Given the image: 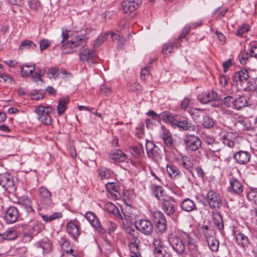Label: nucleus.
<instances>
[{
  "label": "nucleus",
  "instance_id": "obj_36",
  "mask_svg": "<svg viewBox=\"0 0 257 257\" xmlns=\"http://www.w3.org/2000/svg\"><path fill=\"white\" fill-rule=\"evenodd\" d=\"M202 233L205 237L206 240L215 237L216 232L211 226L209 227L207 225L203 226L202 227Z\"/></svg>",
  "mask_w": 257,
  "mask_h": 257
},
{
  "label": "nucleus",
  "instance_id": "obj_59",
  "mask_svg": "<svg viewBox=\"0 0 257 257\" xmlns=\"http://www.w3.org/2000/svg\"><path fill=\"white\" fill-rule=\"evenodd\" d=\"M192 28L191 26L186 25L183 28L181 33L180 34L179 37L178 38L179 40L182 39L186 36L187 34H188L190 31V29Z\"/></svg>",
  "mask_w": 257,
  "mask_h": 257
},
{
  "label": "nucleus",
  "instance_id": "obj_7",
  "mask_svg": "<svg viewBox=\"0 0 257 257\" xmlns=\"http://www.w3.org/2000/svg\"><path fill=\"white\" fill-rule=\"evenodd\" d=\"M206 201L209 206L215 209L219 208L222 204L219 195L213 190H210L207 193Z\"/></svg>",
  "mask_w": 257,
  "mask_h": 257
},
{
  "label": "nucleus",
  "instance_id": "obj_47",
  "mask_svg": "<svg viewBox=\"0 0 257 257\" xmlns=\"http://www.w3.org/2000/svg\"><path fill=\"white\" fill-rule=\"evenodd\" d=\"M213 220L216 226L219 229L223 228V223L222 219L220 214H215L213 217Z\"/></svg>",
  "mask_w": 257,
  "mask_h": 257
},
{
  "label": "nucleus",
  "instance_id": "obj_20",
  "mask_svg": "<svg viewBox=\"0 0 257 257\" xmlns=\"http://www.w3.org/2000/svg\"><path fill=\"white\" fill-rule=\"evenodd\" d=\"M198 100L202 103H207L209 102L217 99V93L215 91H210L203 93L198 96Z\"/></svg>",
  "mask_w": 257,
  "mask_h": 257
},
{
  "label": "nucleus",
  "instance_id": "obj_1",
  "mask_svg": "<svg viewBox=\"0 0 257 257\" xmlns=\"http://www.w3.org/2000/svg\"><path fill=\"white\" fill-rule=\"evenodd\" d=\"M168 241L173 250L178 254L183 253L185 250L186 243L194 245V239L191 234L183 232L179 236L172 235L168 237Z\"/></svg>",
  "mask_w": 257,
  "mask_h": 257
},
{
  "label": "nucleus",
  "instance_id": "obj_24",
  "mask_svg": "<svg viewBox=\"0 0 257 257\" xmlns=\"http://www.w3.org/2000/svg\"><path fill=\"white\" fill-rule=\"evenodd\" d=\"M44 229L43 224L38 221H34L29 225V230L31 236L36 235Z\"/></svg>",
  "mask_w": 257,
  "mask_h": 257
},
{
  "label": "nucleus",
  "instance_id": "obj_3",
  "mask_svg": "<svg viewBox=\"0 0 257 257\" xmlns=\"http://www.w3.org/2000/svg\"><path fill=\"white\" fill-rule=\"evenodd\" d=\"M161 118H163L165 121L168 122L174 127H177L185 131L193 130V127L194 126L192 125L191 123L188 122L187 119L186 118H183L181 119H177L169 113L166 112H163L161 115Z\"/></svg>",
  "mask_w": 257,
  "mask_h": 257
},
{
  "label": "nucleus",
  "instance_id": "obj_12",
  "mask_svg": "<svg viewBox=\"0 0 257 257\" xmlns=\"http://www.w3.org/2000/svg\"><path fill=\"white\" fill-rule=\"evenodd\" d=\"M17 237L16 229L14 227L0 229V242L4 240H10Z\"/></svg>",
  "mask_w": 257,
  "mask_h": 257
},
{
  "label": "nucleus",
  "instance_id": "obj_6",
  "mask_svg": "<svg viewBox=\"0 0 257 257\" xmlns=\"http://www.w3.org/2000/svg\"><path fill=\"white\" fill-rule=\"evenodd\" d=\"M136 229L146 235L152 234L153 231L152 223L149 220L140 219L135 223Z\"/></svg>",
  "mask_w": 257,
  "mask_h": 257
},
{
  "label": "nucleus",
  "instance_id": "obj_27",
  "mask_svg": "<svg viewBox=\"0 0 257 257\" xmlns=\"http://www.w3.org/2000/svg\"><path fill=\"white\" fill-rule=\"evenodd\" d=\"M109 156L114 162L118 163L124 162L126 158V155L119 149H116L110 153Z\"/></svg>",
  "mask_w": 257,
  "mask_h": 257
},
{
  "label": "nucleus",
  "instance_id": "obj_64",
  "mask_svg": "<svg viewBox=\"0 0 257 257\" xmlns=\"http://www.w3.org/2000/svg\"><path fill=\"white\" fill-rule=\"evenodd\" d=\"M248 84L249 90H252L257 89V78H253Z\"/></svg>",
  "mask_w": 257,
  "mask_h": 257
},
{
  "label": "nucleus",
  "instance_id": "obj_50",
  "mask_svg": "<svg viewBox=\"0 0 257 257\" xmlns=\"http://www.w3.org/2000/svg\"><path fill=\"white\" fill-rule=\"evenodd\" d=\"M38 248H40L42 249L43 252H48L51 249V244L50 243L42 241L36 243Z\"/></svg>",
  "mask_w": 257,
  "mask_h": 257
},
{
  "label": "nucleus",
  "instance_id": "obj_8",
  "mask_svg": "<svg viewBox=\"0 0 257 257\" xmlns=\"http://www.w3.org/2000/svg\"><path fill=\"white\" fill-rule=\"evenodd\" d=\"M184 142L187 149L191 151H196L201 146V140L194 135L186 136L184 139Z\"/></svg>",
  "mask_w": 257,
  "mask_h": 257
},
{
  "label": "nucleus",
  "instance_id": "obj_60",
  "mask_svg": "<svg viewBox=\"0 0 257 257\" xmlns=\"http://www.w3.org/2000/svg\"><path fill=\"white\" fill-rule=\"evenodd\" d=\"M192 28L191 26L186 25L183 28L181 33L180 34L179 37L178 38L179 40L182 39L186 36L187 34H188L190 31V29Z\"/></svg>",
  "mask_w": 257,
  "mask_h": 257
},
{
  "label": "nucleus",
  "instance_id": "obj_58",
  "mask_svg": "<svg viewBox=\"0 0 257 257\" xmlns=\"http://www.w3.org/2000/svg\"><path fill=\"white\" fill-rule=\"evenodd\" d=\"M133 150L136 154L141 155L144 153L143 147L142 145L139 144L137 146H133L131 147Z\"/></svg>",
  "mask_w": 257,
  "mask_h": 257
},
{
  "label": "nucleus",
  "instance_id": "obj_17",
  "mask_svg": "<svg viewBox=\"0 0 257 257\" xmlns=\"http://www.w3.org/2000/svg\"><path fill=\"white\" fill-rule=\"evenodd\" d=\"M229 189L230 192H232L236 195H240L243 192L242 185L240 181L234 177H231L229 179Z\"/></svg>",
  "mask_w": 257,
  "mask_h": 257
},
{
  "label": "nucleus",
  "instance_id": "obj_32",
  "mask_svg": "<svg viewBox=\"0 0 257 257\" xmlns=\"http://www.w3.org/2000/svg\"><path fill=\"white\" fill-rule=\"evenodd\" d=\"M235 240L237 245L243 248L247 247L250 242L248 237L241 233L236 234Z\"/></svg>",
  "mask_w": 257,
  "mask_h": 257
},
{
  "label": "nucleus",
  "instance_id": "obj_43",
  "mask_svg": "<svg viewBox=\"0 0 257 257\" xmlns=\"http://www.w3.org/2000/svg\"><path fill=\"white\" fill-rule=\"evenodd\" d=\"M202 124L205 128H209L214 125L213 119L208 116H205L202 119Z\"/></svg>",
  "mask_w": 257,
  "mask_h": 257
},
{
  "label": "nucleus",
  "instance_id": "obj_51",
  "mask_svg": "<svg viewBox=\"0 0 257 257\" xmlns=\"http://www.w3.org/2000/svg\"><path fill=\"white\" fill-rule=\"evenodd\" d=\"M240 63L242 65H245L246 64L247 61L249 58V54L247 52H241L238 56Z\"/></svg>",
  "mask_w": 257,
  "mask_h": 257
},
{
  "label": "nucleus",
  "instance_id": "obj_53",
  "mask_svg": "<svg viewBox=\"0 0 257 257\" xmlns=\"http://www.w3.org/2000/svg\"><path fill=\"white\" fill-rule=\"evenodd\" d=\"M38 118L40 121L45 124L50 125L52 123V119L49 113L45 114V115H42L40 117H38Z\"/></svg>",
  "mask_w": 257,
  "mask_h": 257
},
{
  "label": "nucleus",
  "instance_id": "obj_5",
  "mask_svg": "<svg viewBox=\"0 0 257 257\" xmlns=\"http://www.w3.org/2000/svg\"><path fill=\"white\" fill-rule=\"evenodd\" d=\"M79 58L81 61H87L91 66L98 63L97 51L95 49H84L79 53Z\"/></svg>",
  "mask_w": 257,
  "mask_h": 257
},
{
  "label": "nucleus",
  "instance_id": "obj_29",
  "mask_svg": "<svg viewBox=\"0 0 257 257\" xmlns=\"http://www.w3.org/2000/svg\"><path fill=\"white\" fill-rule=\"evenodd\" d=\"M249 78L248 71L245 69H242L238 72L235 73L233 79L234 81L236 83L245 82Z\"/></svg>",
  "mask_w": 257,
  "mask_h": 257
},
{
  "label": "nucleus",
  "instance_id": "obj_45",
  "mask_svg": "<svg viewBox=\"0 0 257 257\" xmlns=\"http://www.w3.org/2000/svg\"><path fill=\"white\" fill-rule=\"evenodd\" d=\"M111 35V37L113 41H117L120 45L124 43L125 40L123 36L118 33L113 32H108Z\"/></svg>",
  "mask_w": 257,
  "mask_h": 257
},
{
  "label": "nucleus",
  "instance_id": "obj_15",
  "mask_svg": "<svg viewBox=\"0 0 257 257\" xmlns=\"http://www.w3.org/2000/svg\"><path fill=\"white\" fill-rule=\"evenodd\" d=\"M141 0H125L121 3L122 10L125 13L134 11L141 4Z\"/></svg>",
  "mask_w": 257,
  "mask_h": 257
},
{
  "label": "nucleus",
  "instance_id": "obj_23",
  "mask_svg": "<svg viewBox=\"0 0 257 257\" xmlns=\"http://www.w3.org/2000/svg\"><path fill=\"white\" fill-rule=\"evenodd\" d=\"M181 44L178 42L175 41L173 42H168L165 43L162 46V52L164 56H166L168 54L171 53L174 49V48H179Z\"/></svg>",
  "mask_w": 257,
  "mask_h": 257
},
{
  "label": "nucleus",
  "instance_id": "obj_40",
  "mask_svg": "<svg viewBox=\"0 0 257 257\" xmlns=\"http://www.w3.org/2000/svg\"><path fill=\"white\" fill-rule=\"evenodd\" d=\"M207 241L208 247L212 251H216L218 250L219 243L215 237L207 240Z\"/></svg>",
  "mask_w": 257,
  "mask_h": 257
},
{
  "label": "nucleus",
  "instance_id": "obj_44",
  "mask_svg": "<svg viewBox=\"0 0 257 257\" xmlns=\"http://www.w3.org/2000/svg\"><path fill=\"white\" fill-rule=\"evenodd\" d=\"M247 198L248 200L257 204V188H251L247 193Z\"/></svg>",
  "mask_w": 257,
  "mask_h": 257
},
{
  "label": "nucleus",
  "instance_id": "obj_62",
  "mask_svg": "<svg viewBox=\"0 0 257 257\" xmlns=\"http://www.w3.org/2000/svg\"><path fill=\"white\" fill-rule=\"evenodd\" d=\"M58 68L57 67H52L49 69L48 73L52 75L53 77L56 79H57L59 74L58 73Z\"/></svg>",
  "mask_w": 257,
  "mask_h": 257
},
{
  "label": "nucleus",
  "instance_id": "obj_33",
  "mask_svg": "<svg viewBox=\"0 0 257 257\" xmlns=\"http://www.w3.org/2000/svg\"><path fill=\"white\" fill-rule=\"evenodd\" d=\"M246 106H247V102L245 96H240L234 99L233 109L239 110Z\"/></svg>",
  "mask_w": 257,
  "mask_h": 257
},
{
  "label": "nucleus",
  "instance_id": "obj_13",
  "mask_svg": "<svg viewBox=\"0 0 257 257\" xmlns=\"http://www.w3.org/2000/svg\"><path fill=\"white\" fill-rule=\"evenodd\" d=\"M146 149L149 158H157L160 155V149L152 141H148L146 142Z\"/></svg>",
  "mask_w": 257,
  "mask_h": 257
},
{
  "label": "nucleus",
  "instance_id": "obj_42",
  "mask_svg": "<svg viewBox=\"0 0 257 257\" xmlns=\"http://www.w3.org/2000/svg\"><path fill=\"white\" fill-rule=\"evenodd\" d=\"M36 45L31 41L25 40L21 43L19 49L22 50L27 49H32L34 50L36 48Z\"/></svg>",
  "mask_w": 257,
  "mask_h": 257
},
{
  "label": "nucleus",
  "instance_id": "obj_28",
  "mask_svg": "<svg viewBox=\"0 0 257 257\" xmlns=\"http://www.w3.org/2000/svg\"><path fill=\"white\" fill-rule=\"evenodd\" d=\"M168 174L173 179H178L181 177V173L180 170L176 166L170 164L166 167Z\"/></svg>",
  "mask_w": 257,
  "mask_h": 257
},
{
  "label": "nucleus",
  "instance_id": "obj_46",
  "mask_svg": "<svg viewBox=\"0 0 257 257\" xmlns=\"http://www.w3.org/2000/svg\"><path fill=\"white\" fill-rule=\"evenodd\" d=\"M109 35L108 33H105L104 34L100 35L94 41L93 43L94 48H97L99 47L102 43L105 42L108 37Z\"/></svg>",
  "mask_w": 257,
  "mask_h": 257
},
{
  "label": "nucleus",
  "instance_id": "obj_38",
  "mask_svg": "<svg viewBox=\"0 0 257 257\" xmlns=\"http://www.w3.org/2000/svg\"><path fill=\"white\" fill-rule=\"evenodd\" d=\"M154 194L156 197L160 201H163V199L168 197L165 195L164 189L160 186H157L154 188Z\"/></svg>",
  "mask_w": 257,
  "mask_h": 257
},
{
  "label": "nucleus",
  "instance_id": "obj_26",
  "mask_svg": "<svg viewBox=\"0 0 257 257\" xmlns=\"http://www.w3.org/2000/svg\"><path fill=\"white\" fill-rule=\"evenodd\" d=\"M180 207L183 210L188 212L197 210L195 202L189 198L185 199L181 202Z\"/></svg>",
  "mask_w": 257,
  "mask_h": 257
},
{
  "label": "nucleus",
  "instance_id": "obj_63",
  "mask_svg": "<svg viewBox=\"0 0 257 257\" xmlns=\"http://www.w3.org/2000/svg\"><path fill=\"white\" fill-rule=\"evenodd\" d=\"M249 47V56L256 57L257 56V46L250 44Z\"/></svg>",
  "mask_w": 257,
  "mask_h": 257
},
{
  "label": "nucleus",
  "instance_id": "obj_41",
  "mask_svg": "<svg viewBox=\"0 0 257 257\" xmlns=\"http://www.w3.org/2000/svg\"><path fill=\"white\" fill-rule=\"evenodd\" d=\"M52 109L49 107H44L43 106H39L36 108L35 112L38 115V117H40L42 115H45L48 113H50Z\"/></svg>",
  "mask_w": 257,
  "mask_h": 257
},
{
  "label": "nucleus",
  "instance_id": "obj_39",
  "mask_svg": "<svg viewBox=\"0 0 257 257\" xmlns=\"http://www.w3.org/2000/svg\"><path fill=\"white\" fill-rule=\"evenodd\" d=\"M19 204L26 209L27 212H31L34 211L32 207L31 200L28 197H24L23 200L20 201Z\"/></svg>",
  "mask_w": 257,
  "mask_h": 257
},
{
  "label": "nucleus",
  "instance_id": "obj_37",
  "mask_svg": "<svg viewBox=\"0 0 257 257\" xmlns=\"http://www.w3.org/2000/svg\"><path fill=\"white\" fill-rule=\"evenodd\" d=\"M69 102V98L68 97L61 98L59 100L57 105V110L58 112L60 115H61L64 113L67 107V105Z\"/></svg>",
  "mask_w": 257,
  "mask_h": 257
},
{
  "label": "nucleus",
  "instance_id": "obj_61",
  "mask_svg": "<svg viewBox=\"0 0 257 257\" xmlns=\"http://www.w3.org/2000/svg\"><path fill=\"white\" fill-rule=\"evenodd\" d=\"M50 45V42L46 39L42 40L40 42V50L42 52Z\"/></svg>",
  "mask_w": 257,
  "mask_h": 257
},
{
  "label": "nucleus",
  "instance_id": "obj_49",
  "mask_svg": "<svg viewBox=\"0 0 257 257\" xmlns=\"http://www.w3.org/2000/svg\"><path fill=\"white\" fill-rule=\"evenodd\" d=\"M13 78L9 74L3 73L0 74V82H6L12 84L14 82Z\"/></svg>",
  "mask_w": 257,
  "mask_h": 257
},
{
  "label": "nucleus",
  "instance_id": "obj_25",
  "mask_svg": "<svg viewBox=\"0 0 257 257\" xmlns=\"http://www.w3.org/2000/svg\"><path fill=\"white\" fill-rule=\"evenodd\" d=\"M179 164L189 172H192V169L194 165V160L188 156H183L179 160Z\"/></svg>",
  "mask_w": 257,
  "mask_h": 257
},
{
  "label": "nucleus",
  "instance_id": "obj_30",
  "mask_svg": "<svg viewBox=\"0 0 257 257\" xmlns=\"http://www.w3.org/2000/svg\"><path fill=\"white\" fill-rule=\"evenodd\" d=\"M105 210L109 213L113 214L117 218L122 219L123 217L118 208L112 203L107 202L105 204Z\"/></svg>",
  "mask_w": 257,
  "mask_h": 257
},
{
  "label": "nucleus",
  "instance_id": "obj_48",
  "mask_svg": "<svg viewBox=\"0 0 257 257\" xmlns=\"http://www.w3.org/2000/svg\"><path fill=\"white\" fill-rule=\"evenodd\" d=\"M223 104L225 107L227 108H232L234 107V99L230 95L227 96L225 97L223 99Z\"/></svg>",
  "mask_w": 257,
  "mask_h": 257
},
{
  "label": "nucleus",
  "instance_id": "obj_10",
  "mask_svg": "<svg viewBox=\"0 0 257 257\" xmlns=\"http://www.w3.org/2000/svg\"><path fill=\"white\" fill-rule=\"evenodd\" d=\"M127 234V238L130 240V248L135 250V247L139 246V244L141 241L138 238L139 232L138 231L131 227L126 228Z\"/></svg>",
  "mask_w": 257,
  "mask_h": 257
},
{
  "label": "nucleus",
  "instance_id": "obj_18",
  "mask_svg": "<svg viewBox=\"0 0 257 257\" xmlns=\"http://www.w3.org/2000/svg\"><path fill=\"white\" fill-rule=\"evenodd\" d=\"M154 246V254L155 257H167V251L165 249V246L162 244L159 239H154L153 241Z\"/></svg>",
  "mask_w": 257,
  "mask_h": 257
},
{
  "label": "nucleus",
  "instance_id": "obj_14",
  "mask_svg": "<svg viewBox=\"0 0 257 257\" xmlns=\"http://www.w3.org/2000/svg\"><path fill=\"white\" fill-rule=\"evenodd\" d=\"M250 157V153L244 151H238L233 155V159L239 165L246 164L249 161Z\"/></svg>",
  "mask_w": 257,
  "mask_h": 257
},
{
  "label": "nucleus",
  "instance_id": "obj_22",
  "mask_svg": "<svg viewBox=\"0 0 257 257\" xmlns=\"http://www.w3.org/2000/svg\"><path fill=\"white\" fill-rule=\"evenodd\" d=\"M161 138L163 139L164 144L169 148L173 146V140L172 136L169 131L164 126H162V133Z\"/></svg>",
  "mask_w": 257,
  "mask_h": 257
},
{
  "label": "nucleus",
  "instance_id": "obj_34",
  "mask_svg": "<svg viewBox=\"0 0 257 257\" xmlns=\"http://www.w3.org/2000/svg\"><path fill=\"white\" fill-rule=\"evenodd\" d=\"M39 195L41 200L45 203H49L51 200V193L44 187H42L39 189Z\"/></svg>",
  "mask_w": 257,
  "mask_h": 257
},
{
  "label": "nucleus",
  "instance_id": "obj_16",
  "mask_svg": "<svg viewBox=\"0 0 257 257\" xmlns=\"http://www.w3.org/2000/svg\"><path fill=\"white\" fill-rule=\"evenodd\" d=\"M174 202V200L173 198L170 197L163 199L162 201V208L168 215L173 214L175 211Z\"/></svg>",
  "mask_w": 257,
  "mask_h": 257
},
{
  "label": "nucleus",
  "instance_id": "obj_2",
  "mask_svg": "<svg viewBox=\"0 0 257 257\" xmlns=\"http://www.w3.org/2000/svg\"><path fill=\"white\" fill-rule=\"evenodd\" d=\"M62 40H61L62 49L63 53L69 54L73 53L77 50V48H83L86 44V41L85 39L77 37L74 40L68 41L65 43L69 38L68 31L62 30Z\"/></svg>",
  "mask_w": 257,
  "mask_h": 257
},
{
  "label": "nucleus",
  "instance_id": "obj_21",
  "mask_svg": "<svg viewBox=\"0 0 257 257\" xmlns=\"http://www.w3.org/2000/svg\"><path fill=\"white\" fill-rule=\"evenodd\" d=\"M66 231L71 238L75 240H77L80 234L78 227L72 221H70L67 224Z\"/></svg>",
  "mask_w": 257,
  "mask_h": 257
},
{
  "label": "nucleus",
  "instance_id": "obj_54",
  "mask_svg": "<svg viewBox=\"0 0 257 257\" xmlns=\"http://www.w3.org/2000/svg\"><path fill=\"white\" fill-rule=\"evenodd\" d=\"M249 30V26L246 24H244L242 26L239 28L236 33L238 36H241L243 34L247 32Z\"/></svg>",
  "mask_w": 257,
  "mask_h": 257
},
{
  "label": "nucleus",
  "instance_id": "obj_4",
  "mask_svg": "<svg viewBox=\"0 0 257 257\" xmlns=\"http://www.w3.org/2000/svg\"><path fill=\"white\" fill-rule=\"evenodd\" d=\"M0 185L9 193H15L17 189L12 176L7 172L0 173Z\"/></svg>",
  "mask_w": 257,
  "mask_h": 257
},
{
  "label": "nucleus",
  "instance_id": "obj_35",
  "mask_svg": "<svg viewBox=\"0 0 257 257\" xmlns=\"http://www.w3.org/2000/svg\"><path fill=\"white\" fill-rule=\"evenodd\" d=\"M232 134L230 133H227L220 139V141L225 145L229 148H233L234 146V141L232 137Z\"/></svg>",
  "mask_w": 257,
  "mask_h": 257
},
{
  "label": "nucleus",
  "instance_id": "obj_55",
  "mask_svg": "<svg viewBox=\"0 0 257 257\" xmlns=\"http://www.w3.org/2000/svg\"><path fill=\"white\" fill-rule=\"evenodd\" d=\"M106 189L107 191L112 194H115L114 192H117V187L115 183L110 182L106 184Z\"/></svg>",
  "mask_w": 257,
  "mask_h": 257
},
{
  "label": "nucleus",
  "instance_id": "obj_57",
  "mask_svg": "<svg viewBox=\"0 0 257 257\" xmlns=\"http://www.w3.org/2000/svg\"><path fill=\"white\" fill-rule=\"evenodd\" d=\"M190 99L188 97H185L180 103V107L182 110H185L189 107Z\"/></svg>",
  "mask_w": 257,
  "mask_h": 257
},
{
  "label": "nucleus",
  "instance_id": "obj_56",
  "mask_svg": "<svg viewBox=\"0 0 257 257\" xmlns=\"http://www.w3.org/2000/svg\"><path fill=\"white\" fill-rule=\"evenodd\" d=\"M30 8L34 11H37L40 7V2L38 0H31L28 2Z\"/></svg>",
  "mask_w": 257,
  "mask_h": 257
},
{
  "label": "nucleus",
  "instance_id": "obj_31",
  "mask_svg": "<svg viewBox=\"0 0 257 257\" xmlns=\"http://www.w3.org/2000/svg\"><path fill=\"white\" fill-rule=\"evenodd\" d=\"M35 70V64H24L21 66V76L23 77H28L32 76Z\"/></svg>",
  "mask_w": 257,
  "mask_h": 257
},
{
  "label": "nucleus",
  "instance_id": "obj_9",
  "mask_svg": "<svg viewBox=\"0 0 257 257\" xmlns=\"http://www.w3.org/2000/svg\"><path fill=\"white\" fill-rule=\"evenodd\" d=\"M85 217L90 222L91 225L97 229L101 233H104L105 230L101 226L99 220L94 213L87 211L84 215Z\"/></svg>",
  "mask_w": 257,
  "mask_h": 257
},
{
  "label": "nucleus",
  "instance_id": "obj_19",
  "mask_svg": "<svg viewBox=\"0 0 257 257\" xmlns=\"http://www.w3.org/2000/svg\"><path fill=\"white\" fill-rule=\"evenodd\" d=\"M154 215L156 218H158V220L156 221V231L158 233L162 234L166 230V221L165 217L160 211L155 212Z\"/></svg>",
  "mask_w": 257,
  "mask_h": 257
},
{
  "label": "nucleus",
  "instance_id": "obj_52",
  "mask_svg": "<svg viewBox=\"0 0 257 257\" xmlns=\"http://www.w3.org/2000/svg\"><path fill=\"white\" fill-rule=\"evenodd\" d=\"M99 176L101 179H108L110 177V173L107 168H101L99 170Z\"/></svg>",
  "mask_w": 257,
  "mask_h": 257
},
{
  "label": "nucleus",
  "instance_id": "obj_11",
  "mask_svg": "<svg viewBox=\"0 0 257 257\" xmlns=\"http://www.w3.org/2000/svg\"><path fill=\"white\" fill-rule=\"evenodd\" d=\"M19 215V212L17 208L10 206L7 209L4 218L7 223L12 224L17 220Z\"/></svg>",
  "mask_w": 257,
  "mask_h": 257
}]
</instances>
